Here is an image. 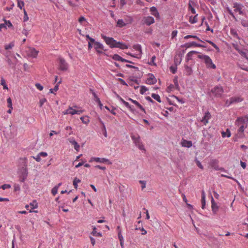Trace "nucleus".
Instances as JSON below:
<instances>
[{"label":"nucleus","mask_w":248,"mask_h":248,"mask_svg":"<svg viewBox=\"0 0 248 248\" xmlns=\"http://www.w3.org/2000/svg\"><path fill=\"white\" fill-rule=\"evenodd\" d=\"M101 37L111 48L116 47L121 49H125L128 48L127 45L125 43L122 42H118L112 37H108L103 34H101Z\"/></svg>","instance_id":"nucleus-1"},{"label":"nucleus","mask_w":248,"mask_h":248,"mask_svg":"<svg viewBox=\"0 0 248 248\" xmlns=\"http://www.w3.org/2000/svg\"><path fill=\"white\" fill-rule=\"evenodd\" d=\"M224 93L223 87L220 85H216L208 93V95L210 98H221Z\"/></svg>","instance_id":"nucleus-2"},{"label":"nucleus","mask_w":248,"mask_h":248,"mask_svg":"<svg viewBox=\"0 0 248 248\" xmlns=\"http://www.w3.org/2000/svg\"><path fill=\"white\" fill-rule=\"evenodd\" d=\"M198 58L200 59L204 60V62L208 68L216 69V66L213 63L212 60L209 56L205 55H199Z\"/></svg>","instance_id":"nucleus-3"},{"label":"nucleus","mask_w":248,"mask_h":248,"mask_svg":"<svg viewBox=\"0 0 248 248\" xmlns=\"http://www.w3.org/2000/svg\"><path fill=\"white\" fill-rule=\"evenodd\" d=\"M18 177L20 182H24L28 175V170L26 167H22L18 171Z\"/></svg>","instance_id":"nucleus-4"},{"label":"nucleus","mask_w":248,"mask_h":248,"mask_svg":"<svg viewBox=\"0 0 248 248\" xmlns=\"http://www.w3.org/2000/svg\"><path fill=\"white\" fill-rule=\"evenodd\" d=\"M131 139L133 140L135 145L137 146L140 150H145L144 145L142 143L140 136L139 135H138L137 136H136L135 135H132Z\"/></svg>","instance_id":"nucleus-5"},{"label":"nucleus","mask_w":248,"mask_h":248,"mask_svg":"<svg viewBox=\"0 0 248 248\" xmlns=\"http://www.w3.org/2000/svg\"><path fill=\"white\" fill-rule=\"evenodd\" d=\"M59 69L62 71H66L68 68V64L66 61L62 57H60L58 59Z\"/></svg>","instance_id":"nucleus-6"},{"label":"nucleus","mask_w":248,"mask_h":248,"mask_svg":"<svg viewBox=\"0 0 248 248\" xmlns=\"http://www.w3.org/2000/svg\"><path fill=\"white\" fill-rule=\"evenodd\" d=\"M206 47V46H203L202 44H198L195 42H191L189 43H186L185 44L181 45V47L189 48L190 47Z\"/></svg>","instance_id":"nucleus-7"},{"label":"nucleus","mask_w":248,"mask_h":248,"mask_svg":"<svg viewBox=\"0 0 248 248\" xmlns=\"http://www.w3.org/2000/svg\"><path fill=\"white\" fill-rule=\"evenodd\" d=\"M149 78L146 80V83L149 85H154L157 82V79L152 73L148 74Z\"/></svg>","instance_id":"nucleus-8"},{"label":"nucleus","mask_w":248,"mask_h":248,"mask_svg":"<svg viewBox=\"0 0 248 248\" xmlns=\"http://www.w3.org/2000/svg\"><path fill=\"white\" fill-rule=\"evenodd\" d=\"M142 21H143V24L147 26H150L155 22L154 18L151 16L144 17Z\"/></svg>","instance_id":"nucleus-9"},{"label":"nucleus","mask_w":248,"mask_h":248,"mask_svg":"<svg viewBox=\"0 0 248 248\" xmlns=\"http://www.w3.org/2000/svg\"><path fill=\"white\" fill-rule=\"evenodd\" d=\"M211 208L213 213L214 215H216L219 209V206L217 205L215 202L213 197H211Z\"/></svg>","instance_id":"nucleus-10"},{"label":"nucleus","mask_w":248,"mask_h":248,"mask_svg":"<svg viewBox=\"0 0 248 248\" xmlns=\"http://www.w3.org/2000/svg\"><path fill=\"white\" fill-rule=\"evenodd\" d=\"M69 142L73 145H74V149L77 151L79 150L80 146L79 144L74 140V138L68 139Z\"/></svg>","instance_id":"nucleus-11"},{"label":"nucleus","mask_w":248,"mask_h":248,"mask_svg":"<svg viewBox=\"0 0 248 248\" xmlns=\"http://www.w3.org/2000/svg\"><path fill=\"white\" fill-rule=\"evenodd\" d=\"M211 115L209 111H207L205 113L204 116L202 117L201 122H202L204 124H206L208 123V120L211 118Z\"/></svg>","instance_id":"nucleus-12"},{"label":"nucleus","mask_w":248,"mask_h":248,"mask_svg":"<svg viewBox=\"0 0 248 248\" xmlns=\"http://www.w3.org/2000/svg\"><path fill=\"white\" fill-rule=\"evenodd\" d=\"M236 122L238 123V125H239V123L246 124V125H247V123L248 122V116L246 115L244 117H238L236 120ZM245 127H247V126H246Z\"/></svg>","instance_id":"nucleus-13"},{"label":"nucleus","mask_w":248,"mask_h":248,"mask_svg":"<svg viewBox=\"0 0 248 248\" xmlns=\"http://www.w3.org/2000/svg\"><path fill=\"white\" fill-rule=\"evenodd\" d=\"M150 12H151V14L154 16L156 18H160V15L157 11V8L156 7L153 6L150 8Z\"/></svg>","instance_id":"nucleus-14"},{"label":"nucleus","mask_w":248,"mask_h":248,"mask_svg":"<svg viewBox=\"0 0 248 248\" xmlns=\"http://www.w3.org/2000/svg\"><path fill=\"white\" fill-rule=\"evenodd\" d=\"M181 145L183 147L190 148L192 146V142L190 140L182 139Z\"/></svg>","instance_id":"nucleus-15"},{"label":"nucleus","mask_w":248,"mask_h":248,"mask_svg":"<svg viewBox=\"0 0 248 248\" xmlns=\"http://www.w3.org/2000/svg\"><path fill=\"white\" fill-rule=\"evenodd\" d=\"M243 100V98L240 97H232L230 98V104H232L238 102H241Z\"/></svg>","instance_id":"nucleus-16"},{"label":"nucleus","mask_w":248,"mask_h":248,"mask_svg":"<svg viewBox=\"0 0 248 248\" xmlns=\"http://www.w3.org/2000/svg\"><path fill=\"white\" fill-rule=\"evenodd\" d=\"M109 56L111 57L113 60L115 61H120L122 62H126L125 59L122 58L117 54H115L113 55H110Z\"/></svg>","instance_id":"nucleus-17"},{"label":"nucleus","mask_w":248,"mask_h":248,"mask_svg":"<svg viewBox=\"0 0 248 248\" xmlns=\"http://www.w3.org/2000/svg\"><path fill=\"white\" fill-rule=\"evenodd\" d=\"M233 5V7L235 8L234 10L235 12H238L240 10H242L243 7V6L242 4L236 2H234Z\"/></svg>","instance_id":"nucleus-18"},{"label":"nucleus","mask_w":248,"mask_h":248,"mask_svg":"<svg viewBox=\"0 0 248 248\" xmlns=\"http://www.w3.org/2000/svg\"><path fill=\"white\" fill-rule=\"evenodd\" d=\"M94 48L95 50L98 49H101L104 51H106L107 50V49H104V46L99 42H95V44L94 45Z\"/></svg>","instance_id":"nucleus-19"},{"label":"nucleus","mask_w":248,"mask_h":248,"mask_svg":"<svg viewBox=\"0 0 248 248\" xmlns=\"http://www.w3.org/2000/svg\"><path fill=\"white\" fill-rule=\"evenodd\" d=\"M201 202H202V209H204L205 207V205H206L205 194V192H204V190H202V192Z\"/></svg>","instance_id":"nucleus-20"},{"label":"nucleus","mask_w":248,"mask_h":248,"mask_svg":"<svg viewBox=\"0 0 248 248\" xmlns=\"http://www.w3.org/2000/svg\"><path fill=\"white\" fill-rule=\"evenodd\" d=\"M96 162L106 163L108 165H111L112 164V162L109 159L100 157H98V159H96Z\"/></svg>","instance_id":"nucleus-21"},{"label":"nucleus","mask_w":248,"mask_h":248,"mask_svg":"<svg viewBox=\"0 0 248 248\" xmlns=\"http://www.w3.org/2000/svg\"><path fill=\"white\" fill-rule=\"evenodd\" d=\"M244 133H237L234 136L233 138V140L234 142L237 141L238 140V139H242L244 137Z\"/></svg>","instance_id":"nucleus-22"},{"label":"nucleus","mask_w":248,"mask_h":248,"mask_svg":"<svg viewBox=\"0 0 248 248\" xmlns=\"http://www.w3.org/2000/svg\"><path fill=\"white\" fill-rule=\"evenodd\" d=\"M193 38V39H196L197 40H198L199 42H201L203 44L205 43V42L202 40L199 37H198L197 35H187L186 36L184 37V39H189V38Z\"/></svg>","instance_id":"nucleus-23"},{"label":"nucleus","mask_w":248,"mask_h":248,"mask_svg":"<svg viewBox=\"0 0 248 248\" xmlns=\"http://www.w3.org/2000/svg\"><path fill=\"white\" fill-rule=\"evenodd\" d=\"M185 73L187 76L191 75L193 73V70L191 67L187 65H185Z\"/></svg>","instance_id":"nucleus-24"},{"label":"nucleus","mask_w":248,"mask_h":248,"mask_svg":"<svg viewBox=\"0 0 248 248\" xmlns=\"http://www.w3.org/2000/svg\"><path fill=\"white\" fill-rule=\"evenodd\" d=\"M141 76H142V75H141V76L139 75V76H136V77L131 76V77H130L128 79L130 81H131L135 82L137 85H139V81L138 80V79L137 78H140Z\"/></svg>","instance_id":"nucleus-25"},{"label":"nucleus","mask_w":248,"mask_h":248,"mask_svg":"<svg viewBox=\"0 0 248 248\" xmlns=\"http://www.w3.org/2000/svg\"><path fill=\"white\" fill-rule=\"evenodd\" d=\"M6 61L8 63L9 66L10 68H11L12 69H15L16 65V63L12 62L10 58H9L8 57L7 58V59Z\"/></svg>","instance_id":"nucleus-26"},{"label":"nucleus","mask_w":248,"mask_h":248,"mask_svg":"<svg viewBox=\"0 0 248 248\" xmlns=\"http://www.w3.org/2000/svg\"><path fill=\"white\" fill-rule=\"evenodd\" d=\"M38 51H37L34 48L31 47L30 48V54L32 57L36 58L38 55Z\"/></svg>","instance_id":"nucleus-27"},{"label":"nucleus","mask_w":248,"mask_h":248,"mask_svg":"<svg viewBox=\"0 0 248 248\" xmlns=\"http://www.w3.org/2000/svg\"><path fill=\"white\" fill-rule=\"evenodd\" d=\"M126 24L124 23V21L122 19H119L118 20L117 22V26L119 28H123L126 26Z\"/></svg>","instance_id":"nucleus-28"},{"label":"nucleus","mask_w":248,"mask_h":248,"mask_svg":"<svg viewBox=\"0 0 248 248\" xmlns=\"http://www.w3.org/2000/svg\"><path fill=\"white\" fill-rule=\"evenodd\" d=\"M91 234L94 236H102V233L100 232H96V228L95 226L93 227V231L91 232Z\"/></svg>","instance_id":"nucleus-29"},{"label":"nucleus","mask_w":248,"mask_h":248,"mask_svg":"<svg viewBox=\"0 0 248 248\" xmlns=\"http://www.w3.org/2000/svg\"><path fill=\"white\" fill-rule=\"evenodd\" d=\"M221 135H222V137H223V138H225V137L229 138L231 136V133L230 130L228 128H227L226 129V132L222 131L221 132Z\"/></svg>","instance_id":"nucleus-30"},{"label":"nucleus","mask_w":248,"mask_h":248,"mask_svg":"<svg viewBox=\"0 0 248 248\" xmlns=\"http://www.w3.org/2000/svg\"><path fill=\"white\" fill-rule=\"evenodd\" d=\"M218 161L217 159H213L211 161V166L216 170L217 167H219L218 165Z\"/></svg>","instance_id":"nucleus-31"},{"label":"nucleus","mask_w":248,"mask_h":248,"mask_svg":"<svg viewBox=\"0 0 248 248\" xmlns=\"http://www.w3.org/2000/svg\"><path fill=\"white\" fill-rule=\"evenodd\" d=\"M197 16H198V14L194 16H190L189 17V21L191 23V24H194V23H196L197 21H198V19H197Z\"/></svg>","instance_id":"nucleus-32"},{"label":"nucleus","mask_w":248,"mask_h":248,"mask_svg":"<svg viewBox=\"0 0 248 248\" xmlns=\"http://www.w3.org/2000/svg\"><path fill=\"white\" fill-rule=\"evenodd\" d=\"M133 104H134L138 108H139L141 111L146 113V110L145 108L143 107L142 105H141L138 101L136 100L135 102H133Z\"/></svg>","instance_id":"nucleus-33"},{"label":"nucleus","mask_w":248,"mask_h":248,"mask_svg":"<svg viewBox=\"0 0 248 248\" xmlns=\"http://www.w3.org/2000/svg\"><path fill=\"white\" fill-rule=\"evenodd\" d=\"M181 61L182 58H179L177 55L174 57V62L175 65L178 66L181 63Z\"/></svg>","instance_id":"nucleus-34"},{"label":"nucleus","mask_w":248,"mask_h":248,"mask_svg":"<svg viewBox=\"0 0 248 248\" xmlns=\"http://www.w3.org/2000/svg\"><path fill=\"white\" fill-rule=\"evenodd\" d=\"M151 96L154 99L156 100L158 102H159V103L161 102V100L160 97L158 94H155V93H152L151 94Z\"/></svg>","instance_id":"nucleus-35"},{"label":"nucleus","mask_w":248,"mask_h":248,"mask_svg":"<svg viewBox=\"0 0 248 248\" xmlns=\"http://www.w3.org/2000/svg\"><path fill=\"white\" fill-rule=\"evenodd\" d=\"M133 48L136 50L139 51L140 54L142 53V49L140 45L135 44L133 46Z\"/></svg>","instance_id":"nucleus-36"},{"label":"nucleus","mask_w":248,"mask_h":248,"mask_svg":"<svg viewBox=\"0 0 248 248\" xmlns=\"http://www.w3.org/2000/svg\"><path fill=\"white\" fill-rule=\"evenodd\" d=\"M81 182V180L78 178L77 177H75L74 179L73 182V185L74 186V187L77 189L78 188V183Z\"/></svg>","instance_id":"nucleus-37"},{"label":"nucleus","mask_w":248,"mask_h":248,"mask_svg":"<svg viewBox=\"0 0 248 248\" xmlns=\"http://www.w3.org/2000/svg\"><path fill=\"white\" fill-rule=\"evenodd\" d=\"M173 81L174 83V85L176 87V89L179 91L180 90V87L179 86L178 81V77L177 76L175 77L174 79H173Z\"/></svg>","instance_id":"nucleus-38"},{"label":"nucleus","mask_w":248,"mask_h":248,"mask_svg":"<svg viewBox=\"0 0 248 248\" xmlns=\"http://www.w3.org/2000/svg\"><path fill=\"white\" fill-rule=\"evenodd\" d=\"M206 42L211 45L217 50V52L219 51V48L213 41L206 40Z\"/></svg>","instance_id":"nucleus-39"},{"label":"nucleus","mask_w":248,"mask_h":248,"mask_svg":"<svg viewBox=\"0 0 248 248\" xmlns=\"http://www.w3.org/2000/svg\"><path fill=\"white\" fill-rule=\"evenodd\" d=\"M30 205L31 206V209H34L38 207V203L37 202V201L34 200L32 202L30 203Z\"/></svg>","instance_id":"nucleus-40"},{"label":"nucleus","mask_w":248,"mask_h":248,"mask_svg":"<svg viewBox=\"0 0 248 248\" xmlns=\"http://www.w3.org/2000/svg\"><path fill=\"white\" fill-rule=\"evenodd\" d=\"M0 84L3 86V89H4V90L8 89V87L6 84L5 80H4V79L3 78H1Z\"/></svg>","instance_id":"nucleus-41"},{"label":"nucleus","mask_w":248,"mask_h":248,"mask_svg":"<svg viewBox=\"0 0 248 248\" xmlns=\"http://www.w3.org/2000/svg\"><path fill=\"white\" fill-rule=\"evenodd\" d=\"M80 120L82 121L83 123L85 124H88L90 121L89 118L87 116H82L80 117Z\"/></svg>","instance_id":"nucleus-42"},{"label":"nucleus","mask_w":248,"mask_h":248,"mask_svg":"<svg viewBox=\"0 0 248 248\" xmlns=\"http://www.w3.org/2000/svg\"><path fill=\"white\" fill-rule=\"evenodd\" d=\"M148 90V89L146 86L142 85L140 86V93L143 94Z\"/></svg>","instance_id":"nucleus-43"},{"label":"nucleus","mask_w":248,"mask_h":248,"mask_svg":"<svg viewBox=\"0 0 248 248\" xmlns=\"http://www.w3.org/2000/svg\"><path fill=\"white\" fill-rule=\"evenodd\" d=\"M170 70L172 74H175L177 72V66L175 65V66L171 65L170 67Z\"/></svg>","instance_id":"nucleus-44"},{"label":"nucleus","mask_w":248,"mask_h":248,"mask_svg":"<svg viewBox=\"0 0 248 248\" xmlns=\"http://www.w3.org/2000/svg\"><path fill=\"white\" fill-rule=\"evenodd\" d=\"M226 9L228 13L232 17V18L234 20H236L237 19L235 16H234V14L232 13V10L230 9V8L229 7H227Z\"/></svg>","instance_id":"nucleus-45"},{"label":"nucleus","mask_w":248,"mask_h":248,"mask_svg":"<svg viewBox=\"0 0 248 248\" xmlns=\"http://www.w3.org/2000/svg\"><path fill=\"white\" fill-rule=\"evenodd\" d=\"M156 57L154 55L152 57L151 61L148 62V64L150 65H153V66H156V64L155 62V59Z\"/></svg>","instance_id":"nucleus-46"},{"label":"nucleus","mask_w":248,"mask_h":248,"mask_svg":"<svg viewBox=\"0 0 248 248\" xmlns=\"http://www.w3.org/2000/svg\"><path fill=\"white\" fill-rule=\"evenodd\" d=\"M101 130L103 133V134L104 135V136L105 137L107 138L108 136V135H107V130H106V128L105 124H103V126H101Z\"/></svg>","instance_id":"nucleus-47"},{"label":"nucleus","mask_w":248,"mask_h":248,"mask_svg":"<svg viewBox=\"0 0 248 248\" xmlns=\"http://www.w3.org/2000/svg\"><path fill=\"white\" fill-rule=\"evenodd\" d=\"M17 0V6L20 9H22L24 6V2L21 0Z\"/></svg>","instance_id":"nucleus-48"},{"label":"nucleus","mask_w":248,"mask_h":248,"mask_svg":"<svg viewBox=\"0 0 248 248\" xmlns=\"http://www.w3.org/2000/svg\"><path fill=\"white\" fill-rule=\"evenodd\" d=\"M124 20L126 22V24H131L133 21V19L131 16H127Z\"/></svg>","instance_id":"nucleus-49"},{"label":"nucleus","mask_w":248,"mask_h":248,"mask_svg":"<svg viewBox=\"0 0 248 248\" xmlns=\"http://www.w3.org/2000/svg\"><path fill=\"white\" fill-rule=\"evenodd\" d=\"M7 102L8 108L13 109L12 99H11L10 97H9L7 99Z\"/></svg>","instance_id":"nucleus-50"},{"label":"nucleus","mask_w":248,"mask_h":248,"mask_svg":"<svg viewBox=\"0 0 248 248\" xmlns=\"http://www.w3.org/2000/svg\"><path fill=\"white\" fill-rule=\"evenodd\" d=\"M188 10L189 11H190L192 14H195L196 13V10H195V8L192 7V6L191 5V4L190 2L188 3Z\"/></svg>","instance_id":"nucleus-51"},{"label":"nucleus","mask_w":248,"mask_h":248,"mask_svg":"<svg viewBox=\"0 0 248 248\" xmlns=\"http://www.w3.org/2000/svg\"><path fill=\"white\" fill-rule=\"evenodd\" d=\"M3 20L5 22V24L6 26H7L9 28H13V26L12 23L9 20H6L5 19H3Z\"/></svg>","instance_id":"nucleus-52"},{"label":"nucleus","mask_w":248,"mask_h":248,"mask_svg":"<svg viewBox=\"0 0 248 248\" xmlns=\"http://www.w3.org/2000/svg\"><path fill=\"white\" fill-rule=\"evenodd\" d=\"M172 97L175 98L179 102H180L181 104H184L185 102V101L184 99L180 98L179 97L176 95H173Z\"/></svg>","instance_id":"nucleus-53"},{"label":"nucleus","mask_w":248,"mask_h":248,"mask_svg":"<svg viewBox=\"0 0 248 248\" xmlns=\"http://www.w3.org/2000/svg\"><path fill=\"white\" fill-rule=\"evenodd\" d=\"M221 176L226 177V178H229L230 179H232V180H234L235 182H236L238 185H240L239 182L236 179L233 178V177H232L231 176H228L226 174H221Z\"/></svg>","instance_id":"nucleus-54"},{"label":"nucleus","mask_w":248,"mask_h":248,"mask_svg":"<svg viewBox=\"0 0 248 248\" xmlns=\"http://www.w3.org/2000/svg\"><path fill=\"white\" fill-rule=\"evenodd\" d=\"M241 24L244 27H248V20L241 19Z\"/></svg>","instance_id":"nucleus-55"},{"label":"nucleus","mask_w":248,"mask_h":248,"mask_svg":"<svg viewBox=\"0 0 248 248\" xmlns=\"http://www.w3.org/2000/svg\"><path fill=\"white\" fill-rule=\"evenodd\" d=\"M29 20V17L28 16L27 13L25 9H24V17H23V21L26 22Z\"/></svg>","instance_id":"nucleus-56"},{"label":"nucleus","mask_w":248,"mask_h":248,"mask_svg":"<svg viewBox=\"0 0 248 248\" xmlns=\"http://www.w3.org/2000/svg\"><path fill=\"white\" fill-rule=\"evenodd\" d=\"M190 53H191V51L189 52L186 56V62H188L189 60L192 59V57L193 54Z\"/></svg>","instance_id":"nucleus-57"},{"label":"nucleus","mask_w":248,"mask_h":248,"mask_svg":"<svg viewBox=\"0 0 248 248\" xmlns=\"http://www.w3.org/2000/svg\"><path fill=\"white\" fill-rule=\"evenodd\" d=\"M135 230H140L141 231H142V232L141 233L142 235H145L147 233V231L143 228L142 226L141 228L140 227H139V228L136 227L135 228Z\"/></svg>","instance_id":"nucleus-58"},{"label":"nucleus","mask_w":248,"mask_h":248,"mask_svg":"<svg viewBox=\"0 0 248 248\" xmlns=\"http://www.w3.org/2000/svg\"><path fill=\"white\" fill-rule=\"evenodd\" d=\"M14 46V44L13 42H11L7 45L5 46V49L8 50L9 49L12 48Z\"/></svg>","instance_id":"nucleus-59"},{"label":"nucleus","mask_w":248,"mask_h":248,"mask_svg":"<svg viewBox=\"0 0 248 248\" xmlns=\"http://www.w3.org/2000/svg\"><path fill=\"white\" fill-rule=\"evenodd\" d=\"M81 162H80L79 163H78V164H77V165L75 166V167L76 168H78L81 167V166L83 165L84 164L85 162H86L85 159H81Z\"/></svg>","instance_id":"nucleus-60"},{"label":"nucleus","mask_w":248,"mask_h":248,"mask_svg":"<svg viewBox=\"0 0 248 248\" xmlns=\"http://www.w3.org/2000/svg\"><path fill=\"white\" fill-rule=\"evenodd\" d=\"M118 237L120 242L124 241L123 236L122 234V230H120L118 232Z\"/></svg>","instance_id":"nucleus-61"},{"label":"nucleus","mask_w":248,"mask_h":248,"mask_svg":"<svg viewBox=\"0 0 248 248\" xmlns=\"http://www.w3.org/2000/svg\"><path fill=\"white\" fill-rule=\"evenodd\" d=\"M237 50H238V52L241 54V55L242 56L246 58L247 60H248V57H247L246 52H245L242 50H238L237 49Z\"/></svg>","instance_id":"nucleus-62"},{"label":"nucleus","mask_w":248,"mask_h":248,"mask_svg":"<svg viewBox=\"0 0 248 248\" xmlns=\"http://www.w3.org/2000/svg\"><path fill=\"white\" fill-rule=\"evenodd\" d=\"M139 183L141 185V189L143 190L146 187V182L145 181L140 180Z\"/></svg>","instance_id":"nucleus-63"},{"label":"nucleus","mask_w":248,"mask_h":248,"mask_svg":"<svg viewBox=\"0 0 248 248\" xmlns=\"http://www.w3.org/2000/svg\"><path fill=\"white\" fill-rule=\"evenodd\" d=\"M35 86L39 91H42L43 90V86L39 83H35Z\"/></svg>","instance_id":"nucleus-64"}]
</instances>
